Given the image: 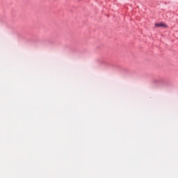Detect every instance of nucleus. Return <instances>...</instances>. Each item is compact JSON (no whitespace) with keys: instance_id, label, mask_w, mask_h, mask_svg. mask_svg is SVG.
I'll use <instances>...</instances> for the list:
<instances>
[{"instance_id":"nucleus-1","label":"nucleus","mask_w":178,"mask_h":178,"mask_svg":"<svg viewBox=\"0 0 178 178\" xmlns=\"http://www.w3.org/2000/svg\"><path fill=\"white\" fill-rule=\"evenodd\" d=\"M155 27H166V24L161 22L159 24H155Z\"/></svg>"},{"instance_id":"nucleus-2","label":"nucleus","mask_w":178,"mask_h":178,"mask_svg":"<svg viewBox=\"0 0 178 178\" xmlns=\"http://www.w3.org/2000/svg\"><path fill=\"white\" fill-rule=\"evenodd\" d=\"M159 81L158 79H154V80L153 81V83H158Z\"/></svg>"}]
</instances>
